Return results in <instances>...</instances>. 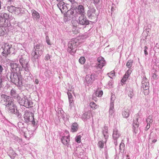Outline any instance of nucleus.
<instances>
[{
	"instance_id": "nucleus-29",
	"label": "nucleus",
	"mask_w": 159,
	"mask_h": 159,
	"mask_svg": "<svg viewBox=\"0 0 159 159\" xmlns=\"http://www.w3.org/2000/svg\"><path fill=\"white\" fill-rule=\"evenodd\" d=\"M78 129V125L76 123H74L72 124L71 126V131L72 132H75L77 131Z\"/></svg>"
},
{
	"instance_id": "nucleus-24",
	"label": "nucleus",
	"mask_w": 159,
	"mask_h": 159,
	"mask_svg": "<svg viewBox=\"0 0 159 159\" xmlns=\"http://www.w3.org/2000/svg\"><path fill=\"white\" fill-rule=\"evenodd\" d=\"M12 72H16L18 70H20V68L18 67V64L16 63H11L10 64Z\"/></svg>"
},
{
	"instance_id": "nucleus-12",
	"label": "nucleus",
	"mask_w": 159,
	"mask_h": 159,
	"mask_svg": "<svg viewBox=\"0 0 159 159\" xmlns=\"http://www.w3.org/2000/svg\"><path fill=\"white\" fill-rule=\"evenodd\" d=\"M136 119L135 120H134V125L133 127H134V131L135 133H137L139 125V122L138 121L139 118L140 119L142 120L141 118L140 117L139 114V113L135 115Z\"/></svg>"
},
{
	"instance_id": "nucleus-7",
	"label": "nucleus",
	"mask_w": 159,
	"mask_h": 159,
	"mask_svg": "<svg viewBox=\"0 0 159 159\" xmlns=\"http://www.w3.org/2000/svg\"><path fill=\"white\" fill-rule=\"evenodd\" d=\"M34 114L30 111H25L23 116L25 121L27 123L31 122L32 124L35 125L36 123L34 120Z\"/></svg>"
},
{
	"instance_id": "nucleus-48",
	"label": "nucleus",
	"mask_w": 159,
	"mask_h": 159,
	"mask_svg": "<svg viewBox=\"0 0 159 159\" xmlns=\"http://www.w3.org/2000/svg\"><path fill=\"white\" fill-rule=\"evenodd\" d=\"M50 56L48 54H47L46 55L45 57V59L46 60H48L50 59Z\"/></svg>"
},
{
	"instance_id": "nucleus-3",
	"label": "nucleus",
	"mask_w": 159,
	"mask_h": 159,
	"mask_svg": "<svg viewBox=\"0 0 159 159\" xmlns=\"http://www.w3.org/2000/svg\"><path fill=\"white\" fill-rule=\"evenodd\" d=\"M10 77L11 81L17 86L22 84V78L21 75L16 72H11Z\"/></svg>"
},
{
	"instance_id": "nucleus-63",
	"label": "nucleus",
	"mask_w": 159,
	"mask_h": 159,
	"mask_svg": "<svg viewBox=\"0 0 159 159\" xmlns=\"http://www.w3.org/2000/svg\"><path fill=\"white\" fill-rule=\"evenodd\" d=\"M70 2H72L74 1V0H68Z\"/></svg>"
},
{
	"instance_id": "nucleus-31",
	"label": "nucleus",
	"mask_w": 159,
	"mask_h": 159,
	"mask_svg": "<svg viewBox=\"0 0 159 159\" xmlns=\"http://www.w3.org/2000/svg\"><path fill=\"white\" fill-rule=\"evenodd\" d=\"M67 94L69 100V106L71 107L72 106V103L73 101V96L71 93L69 92L67 93Z\"/></svg>"
},
{
	"instance_id": "nucleus-61",
	"label": "nucleus",
	"mask_w": 159,
	"mask_h": 159,
	"mask_svg": "<svg viewBox=\"0 0 159 159\" xmlns=\"http://www.w3.org/2000/svg\"><path fill=\"white\" fill-rule=\"evenodd\" d=\"M72 31H73V32H74V33L75 34H76L77 33H78V31H77V30L76 31H75L74 32V30H72Z\"/></svg>"
},
{
	"instance_id": "nucleus-20",
	"label": "nucleus",
	"mask_w": 159,
	"mask_h": 159,
	"mask_svg": "<svg viewBox=\"0 0 159 159\" xmlns=\"http://www.w3.org/2000/svg\"><path fill=\"white\" fill-rule=\"evenodd\" d=\"M120 135V131L117 129L115 128L113 129L112 137L114 139H117L119 137Z\"/></svg>"
},
{
	"instance_id": "nucleus-51",
	"label": "nucleus",
	"mask_w": 159,
	"mask_h": 159,
	"mask_svg": "<svg viewBox=\"0 0 159 159\" xmlns=\"http://www.w3.org/2000/svg\"><path fill=\"white\" fill-rule=\"evenodd\" d=\"M3 68L0 65V76H2V73Z\"/></svg>"
},
{
	"instance_id": "nucleus-42",
	"label": "nucleus",
	"mask_w": 159,
	"mask_h": 159,
	"mask_svg": "<svg viewBox=\"0 0 159 159\" xmlns=\"http://www.w3.org/2000/svg\"><path fill=\"white\" fill-rule=\"evenodd\" d=\"M124 148H125V144L124 143H123L122 142H121V143H120V146H119V149L120 150V151H124Z\"/></svg>"
},
{
	"instance_id": "nucleus-62",
	"label": "nucleus",
	"mask_w": 159,
	"mask_h": 159,
	"mask_svg": "<svg viewBox=\"0 0 159 159\" xmlns=\"http://www.w3.org/2000/svg\"><path fill=\"white\" fill-rule=\"evenodd\" d=\"M1 1H0V10L1 9Z\"/></svg>"
},
{
	"instance_id": "nucleus-35",
	"label": "nucleus",
	"mask_w": 159,
	"mask_h": 159,
	"mask_svg": "<svg viewBox=\"0 0 159 159\" xmlns=\"http://www.w3.org/2000/svg\"><path fill=\"white\" fill-rule=\"evenodd\" d=\"M89 106L93 109H96L98 107V105H97L93 102H90Z\"/></svg>"
},
{
	"instance_id": "nucleus-57",
	"label": "nucleus",
	"mask_w": 159,
	"mask_h": 159,
	"mask_svg": "<svg viewBox=\"0 0 159 159\" xmlns=\"http://www.w3.org/2000/svg\"><path fill=\"white\" fill-rule=\"evenodd\" d=\"M152 76L153 78L155 79L157 77V75L156 74L154 73L153 74Z\"/></svg>"
},
{
	"instance_id": "nucleus-22",
	"label": "nucleus",
	"mask_w": 159,
	"mask_h": 159,
	"mask_svg": "<svg viewBox=\"0 0 159 159\" xmlns=\"http://www.w3.org/2000/svg\"><path fill=\"white\" fill-rule=\"evenodd\" d=\"M62 143L64 145L68 146L69 145V143L70 141L69 136L68 135L67 136H63L61 139Z\"/></svg>"
},
{
	"instance_id": "nucleus-10",
	"label": "nucleus",
	"mask_w": 159,
	"mask_h": 159,
	"mask_svg": "<svg viewBox=\"0 0 159 159\" xmlns=\"http://www.w3.org/2000/svg\"><path fill=\"white\" fill-rule=\"evenodd\" d=\"M6 108L9 112L13 113L15 112V110H16V106L13 100L6 105Z\"/></svg>"
},
{
	"instance_id": "nucleus-32",
	"label": "nucleus",
	"mask_w": 159,
	"mask_h": 159,
	"mask_svg": "<svg viewBox=\"0 0 159 159\" xmlns=\"http://www.w3.org/2000/svg\"><path fill=\"white\" fill-rule=\"evenodd\" d=\"M16 7L13 6H8L7 7V10L8 11L11 13H14L15 11V10L16 8Z\"/></svg>"
},
{
	"instance_id": "nucleus-13",
	"label": "nucleus",
	"mask_w": 159,
	"mask_h": 159,
	"mask_svg": "<svg viewBox=\"0 0 159 159\" xmlns=\"http://www.w3.org/2000/svg\"><path fill=\"white\" fill-rule=\"evenodd\" d=\"M13 100L9 96L5 94H2L1 95V102L3 104L6 105L9 103L10 101Z\"/></svg>"
},
{
	"instance_id": "nucleus-2",
	"label": "nucleus",
	"mask_w": 159,
	"mask_h": 159,
	"mask_svg": "<svg viewBox=\"0 0 159 159\" xmlns=\"http://www.w3.org/2000/svg\"><path fill=\"white\" fill-rule=\"evenodd\" d=\"M35 51L32 52L31 56L33 61H34L38 59L42 54L43 50V47L41 44H37L34 47Z\"/></svg>"
},
{
	"instance_id": "nucleus-18",
	"label": "nucleus",
	"mask_w": 159,
	"mask_h": 159,
	"mask_svg": "<svg viewBox=\"0 0 159 159\" xmlns=\"http://www.w3.org/2000/svg\"><path fill=\"white\" fill-rule=\"evenodd\" d=\"M98 67L100 69L105 66L106 64V62L104 58L102 57H100L98 58Z\"/></svg>"
},
{
	"instance_id": "nucleus-9",
	"label": "nucleus",
	"mask_w": 159,
	"mask_h": 159,
	"mask_svg": "<svg viewBox=\"0 0 159 159\" xmlns=\"http://www.w3.org/2000/svg\"><path fill=\"white\" fill-rule=\"evenodd\" d=\"M97 15L96 10L93 7H90L87 12V16L89 19L96 20Z\"/></svg>"
},
{
	"instance_id": "nucleus-60",
	"label": "nucleus",
	"mask_w": 159,
	"mask_h": 159,
	"mask_svg": "<svg viewBox=\"0 0 159 159\" xmlns=\"http://www.w3.org/2000/svg\"><path fill=\"white\" fill-rule=\"evenodd\" d=\"M157 141L156 139H154L152 141V142L153 143H155Z\"/></svg>"
},
{
	"instance_id": "nucleus-41",
	"label": "nucleus",
	"mask_w": 159,
	"mask_h": 159,
	"mask_svg": "<svg viewBox=\"0 0 159 159\" xmlns=\"http://www.w3.org/2000/svg\"><path fill=\"white\" fill-rule=\"evenodd\" d=\"M81 137V136L80 135L76 136L75 138V141L78 143H80Z\"/></svg>"
},
{
	"instance_id": "nucleus-21",
	"label": "nucleus",
	"mask_w": 159,
	"mask_h": 159,
	"mask_svg": "<svg viewBox=\"0 0 159 159\" xmlns=\"http://www.w3.org/2000/svg\"><path fill=\"white\" fill-rule=\"evenodd\" d=\"M77 13L81 15H85V11L84 6L82 5H79L76 10Z\"/></svg>"
},
{
	"instance_id": "nucleus-59",
	"label": "nucleus",
	"mask_w": 159,
	"mask_h": 159,
	"mask_svg": "<svg viewBox=\"0 0 159 159\" xmlns=\"http://www.w3.org/2000/svg\"><path fill=\"white\" fill-rule=\"evenodd\" d=\"M14 1V0H7L8 2H10V3H11L12 2H13Z\"/></svg>"
},
{
	"instance_id": "nucleus-5",
	"label": "nucleus",
	"mask_w": 159,
	"mask_h": 159,
	"mask_svg": "<svg viewBox=\"0 0 159 159\" xmlns=\"http://www.w3.org/2000/svg\"><path fill=\"white\" fill-rule=\"evenodd\" d=\"M78 41L77 39H72L69 41L68 45L67 51L71 54L75 52L78 45Z\"/></svg>"
},
{
	"instance_id": "nucleus-56",
	"label": "nucleus",
	"mask_w": 159,
	"mask_h": 159,
	"mask_svg": "<svg viewBox=\"0 0 159 159\" xmlns=\"http://www.w3.org/2000/svg\"><path fill=\"white\" fill-rule=\"evenodd\" d=\"M35 82L36 84H38L39 83V81L38 79H36L35 80Z\"/></svg>"
},
{
	"instance_id": "nucleus-40",
	"label": "nucleus",
	"mask_w": 159,
	"mask_h": 159,
	"mask_svg": "<svg viewBox=\"0 0 159 159\" xmlns=\"http://www.w3.org/2000/svg\"><path fill=\"white\" fill-rule=\"evenodd\" d=\"M85 59L84 57H81L79 59V62L81 64H84L85 62Z\"/></svg>"
},
{
	"instance_id": "nucleus-6",
	"label": "nucleus",
	"mask_w": 159,
	"mask_h": 159,
	"mask_svg": "<svg viewBox=\"0 0 159 159\" xmlns=\"http://www.w3.org/2000/svg\"><path fill=\"white\" fill-rule=\"evenodd\" d=\"M14 48L12 47V45L8 43H5L4 44L3 51L2 52V55L5 57L11 53H14Z\"/></svg>"
},
{
	"instance_id": "nucleus-64",
	"label": "nucleus",
	"mask_w": 159,
	"mask_h": 159,
	"mask_svg": "<svg viewBox=\"0 0 159 159\" xmlns=\"http://www.w3.org/2000/svg\"><path fill=\"white\" fill-rule=\"evenodd\" d=\"M111 83L110 82H109L108 83V84H110Z\"/></svg>"
},
{
	"instance_id": "nucleus-53",
	"label": "nucleus",
	"mask_w": 159,
	"mask_h": 159,
	"mask_svg": "<svg viewBox=\"0 0 159 159\" xmlns=\"http://www.w3.org/2000/svg\"><path fill=\"white\" fill-rule=\"evenodd\" d=\"M127 80V79L123 77V79L121 80V82L123 83H124V82L126 81Z\"/></svg>"
},
{
	"instance_id": "nucleus-36",
	"label": "nucleus",
	"mask_w": 159,
	"mask_h": 159,
	"mask_svg": "<svg viewBox=\"0 0 159 159\" xmlns=\"http://www.w3.org/2000/svg\"><path fill=\"white\" fill-rule=\"evenodd\" d=\"M103 94V92L101 90H97L95 93H94L93 95H95L96 96L98 97H101L102 96Z\"/></svg>"
},
{
	"instance_id": "nucleus-17",
	"label": "nucleus",
	"mask_w": 159,
	"mask_h": 159,
	"mask_svg": "<svg viewBox=\"0 0 159 159\" xmlns=\"http://www.w3.org/2000/svg\"><path fill=\"white\" fill-rule=\"evenodd\" d=\"M57 6L62 13L66 12L67 10V7L65 3L62 1H60L57 4Z\"/></svg>"
},
{
	"instance_id": "nucleus-23",
	"label": "nucleus",
	"mask_w": 159,
	"mask_h": 159,
	"mask_svg": "<svg viewBox=\"0 0 159 159\" xmlns=\"http://www.w3.org/2000/svg\"><path fill=\"white\" fill-rule=\"evenodd\" d=\"M24 9L23 8L16 7L15 10L14 14L16 15L21 16L24 12Z\"/></svg>"
},
{
	"instance_id": "nucleus-44",
	"label": "nucleus",
	"mask_w": 159,
	"mask_h": 159,
	"mask_svg": "<svg viewBox=\"0 0 159 159\" xmlns=\"http://www.w3.org/2000/svg\"><path fill=\"white\" fill-rule=\"evenodd\" d=\"M128 95L130 98H132L134 95V93L132 90L129 91L128 93Z\"/></svg>"
},
{
	"instance_id": "nucleus-11",
	"label": "nucleus",
	"mask_w": 159,
	"mask_h": 159,
	"mask_svg": "<svg viewBox=\"0 0 159 159\" xmlns=\"http://www.w3.org/2000/svg\"><path fill=\"white\" fill-rule=\"evenodd\" d=\"M95 79L94 74L88 75H86L84 84L85 86H89L91 85Z\"/></svg>"
},
{
	"instance_id": "nucleus-4",
	"label": "nucleus",
	"mask_w": 159,
	"mask_h": 159,
	"mask_svg": "<svg viewBox=\"0 0 159 159\" xmlns=\"http://www.w3.org/2000/svg\"><path fill=\"white\" fill-rule=\"evenodd\" d=\"M17 99L20 105L24 106L26 108H29L33 106V103L31 101L28 99L26 96L21 98L20 96H17Z\"/></svg>"
},
{
	"instance_id": "nucleus-16",
	"label": "nucleus",
	"mask_w": 159,
	"mask_h": 159,
	"mask_svg": "<svg viewBox=\"0 0 159 159\" xmlns=\"http://www.w3.org/2000/svg\"><path fill=\"white\" fill-rule=\"evenodd\" d=\"M79 23L82 25H86L89 24V21L87 20L85 15H81L79 19Z\"/></svg>"
},
{
	"instance_id": "nucleus-26",
	"label": "nucleus",
	"mask_w": 159,
	"mask_h": 159,
	"mask_svg": "<svg viewBox=\"0 0 159 159\" xmlns=\"http://www.w3.org/2000/svg\"><path fill=\"white\" fill-rule=\"evenodd\" d=\"M3 17L4 18V21H5L6 19H10L11 22L14 23V24H16V21H15V22H14L15 18L12 16L9 17V16L6 13H4L3 14Z\"/></svg>"
},
{
	"instance_id": "nucleus-47",
	"label": "nucleus",
	"mask_w": 159,
	"mask_h": 159,
	"mask_svg": "<svg viewBox=\"0 0 159 159\" xmlns=\"http://www.w3.org/2000/svg\"><path fill=\"white\" fill-rule=\"evenodd\" d=\"M46 41L47 44L49 45H51V43H50V40L49 39V37L48 36H47L46 37Z\"/></svg>"
},
{
	"instance_id": "nucleus-19",
	"label": "nucleus",
	"mask_w": 159,
	"mask_h": 159,
	"mask_svg": "<svg viewBox=\"0 0 159 159\" xmlns=\"http://www.w3.org/2000/svg\"><path fill=\"white\" fill-rule=\"evenodd\" d=\"M149 85L148 80L146 78H143L142 82L141 87L144 90H147L149 88Z\"/></svg>"
},
{
	"instance_id": "nucleus-45",
	"label": "nucleus",
	"mask_w": 159,
	"mask_h": 159,
	"mask_svg": "<svg viewBox=\"0 0 159 159\" xmlns=\"http://www.w3.org/2000/svg\"><path fill=\"white\" fill-rule=\"evenodd\" d=\"M18 126L20 129H22L23 128L24 125L23 124V123L21 122H19L18 123Z\"/></svg>"
},
{
	"instance_id": "nucleus-30",
	"label": "nucleus",
	"mask_w": 159,
	"mask_h": 159,
	"mask_svg": "<svg viewBox=\"0 0 159 159\" xmlns=\"http://www.w3.org/2000/svg\"><path fill=\"white\" fill-rule=\"evenodd\" d=\"M130 111L128 109L125 110L122 113L123 116L125 118H127L129 116Z\"/></svg>"
},
{
	"instance_id": "nucleus-1",
	"label": "nucleus",
	"mask_w": 159,
	"mask_h": 159,
	"mask_svg": "<svg viewBox=\"0 0 159 159\" xmlns=\"http://www.w3.org/2000/svg\"><path fill=\"white\" fill-rule=\"evenodd\" d=\"M19 61L25 72H27L25 74L26 76H29L31 74L30 72V66L29 64L28 60L25 57H21L19 59Z\"/></svg>"
},
{
	"instance_id": "nucleus-38",
	"label": "nucleus",
	"mask_w": 159,
	"mask_h": 159,
	"mask_svg": "<svg viewBox=\"0 0 159 159\" xmlns=\"http://www.w3.org/2000/svg\"><path fill=\"white\" fill-rule=\"evenodd\" d=\"M11 95L13 97H17L18 95L16 93V91L12 89L11 91Z\"/></svg>"
},
{
	"instance_id": "nucleus-39",
	"label": "nucleus",
	"mask_w": 159,
	"mask_h": 159,
	"mask_svg": "<svg viewBox=\"0 0 159 159\" xmlns=\"http://www.w3.org/2000/svg\"><path fill=\"white\" fill-rule=\"evenodd\" d=\"M146 121L148 124H149L150 123H152L153 121L152 117L151 116H149L146 119Z\"/></svg>"
},
{
	"instance_id": "nucleus-49",
	"label": "nucleus",
	"mask_w": 159,
	"mask_h": 159,
	"mask_svg": "<svg viewBox=\"0 0 159 159\" xmlns=\"http://www.w3.org/2000/svg\"><path fill=\"white\" fill-rule=\"evenodd\" d=\"M93 3L95 4H98L100 2V0H92Z\"/></svg>"
},
{
	"instance_id": "nucleus-27",
	"label": "nucleus",
	"mask_w": 159,
	"mask_h": 159,
	"mask_svg": "<svg viewBox=\"0 0 159 159\" xmlns=\"http://www.w3.org/2000/svg\"><path fill=\"white\" fill-rule=\"evenodd\" d=\"M58 114V116L59 119L62 118L63 120H65L66 119L65 114L64 113L63 111L61 109L58 110L57 111Z\"/></svg>"
},
{
	"instance_id": "nucleus-33",
	"label": "nucleus",
	"mask_w": 159,
	"mask_h": 159,
	"mask_svg": "<svg viewBox=\"0 0 159 159\" xmlns=\"http://www.w3.org/2000/svg\"><path fill=\"white\" fill-rule=\"evenodd\" d=\"M74 13V12L72 10H68L67 11V15L70 18H73L75 17V16L73 15Z\"/></svg>"
},
{
	"instance_id": "nucleus-37",
	"label": "nucleus",
	"mask_w": 159,
	"mask_h": 159,
	"mask_svg": "<svg viewBox=\"0 0 159 159\" xmlns=\"http://www.w3.org/2000/svg\"><path fill=\"white\" fill-rule=\"evenodd\" d=\"M132 64L133 61L131 60H129L127 61L126 66L128 68H130L132 66Z\"/></svg>"
},
{
	"instance_id": "nucleus-15",
	"label": "nucleus",
	"mask_w": 159,
	"mask_h": 159,
	"mask_svg": "<svg viewBox=\"0 0 159 159\" xmlns=\"http://www.w3.org/2000/svg\"><path fill=\"white\" fill-rule=\"evenodd\" d=\"M115 99V95H112L111 97V102L110 103V107L109 111V113L110 114V116H113L114 113V102Z\"/></svg>"
},
{
	"instance_id": "nucleus-54",
	"label": "nucleus",
	"mask_w": 159,
	"mask_h": 159,
	"mask_svg": "<svg viewBox=\"0 0 159 159\" xmlns=\"http://www.w3.org/2000/svg\"><path fill=\"white\" fill-rule=\"evenodd\" d=\"M4 20V19L2 17H0V24H2L1 22H2Z\"/></svg>"
},
{
	"instance_id": "nucleus-25",
	"label": "nucleus",
	"mask_w": 159,
	"mask_h": 159,
	"mask_svg": "<svg viewBox=\"0 0 159 159\" xmlns=\"http://www.w3.org/2000/svg\"><path fill=\"white\" fill-rule=\"evenodd\" d=\"M91 115V113L90 111L85 112L82 116V119L84 121L87 120L90 118Z\"/></svg>"
},
{
	"instance_id": "nucleus-46",
	"label": "nucleus",
	"mask_w": 159,
	"mask_h": 159,
	"mask_svg": "<svg viewBox=\"0 0 159 159\" xmlns=\"http://www.w3.org/2000/svg\"><path fill=\"white\" fill-rule=\"evenodd\" d=\"M148 49V48L147 46H145L144 48V54L145 55H148V52H147V50Z\"/></svg>"
},
{
	"instance_id": "nucleus-8",
	"label": "nucleus",
	"mask_w": 159,
	"mask_h": 159,
	"mask_svg": "<svg viewBox=\"0 0 159 159\" xmlns=\"http://www.w3.org/2000/svg\"><path fill=\"white\" fill-rule=\"evenodd\" d=\"M102 134L105 138V140L103 142L102 141H100L98 142V146L100 148H103L104 147V142H106L109 137L108 133V127L107 126H104L103 129Z\"/></svg>"
},
{
	"instance_id": "nucleus-52",
	"label": "nucleus",
	"mask_w": 159,
	"mask_h": 159,
	"mask_svg": "<svg viewBox=\"0 0 159 159\" xmlns=\"http://www.w3.org/2000/svg\"><path fill=\"white\" fill-rule=\"evenodd\" d=\"M150 124H147V125L145 128V130H148L150 128Z\"/></svg>"
},
{
	"instance_id": "nucleus-55",
	"label": "nucleus",
	"mask_w": 159,
	"mask_h": 159,
	"mask_svg": "<svg viewBox=\"0 0 159 159\" xmlns=\"http://www.w3.org/2000/svg\"><path fill=\"white\" fill-rule=\"evenodd\" d=\"M129 76L128 75H127L125 74V75L123 77L127 79Z\"/></svg>"
},
{
	"instance_id": "nucleus-58",
	"label": "nucleus",
	"mask_w": 159,
	"mask_h": 159,
	"mask_svg": "<svg viewBox=\"0 0 159 159\" xmlns=\"http://www.w3.org/2000/svg\"><path fill=\"white\" fill-rule=\"evenodd\" d=\"M114 144H115V145L116 146L117 144V141H116L117 139H116V140L114 139Z\"/></svg>"
},
{
	"instance_id": "nucleus-50",
	"label": "nucleus",
	"mask_w": 159,
	"mask_h": 159,
	"mask_svg": "<svg viewBox=\"0 0 159 159\" xmlns=\"http://www.w3.org/2000/svg\"><path fill=\"white\" fill-rule=\"evenodd\" d=\"M131 70L130 69H129L127 70V71L126 72L125 74L128 75H129L130 74H131Z\"/></svg>"
},
{
	"instance_id": "nucleus-14",
	"label": "nucleus",
	"mask_w": 159,
	"mask_h": 159,
	"mask_svg": "<svg viewBox=\"0 0 159 159\" xmlns=\"http://www.w3.org/2000/svg\"><path fill=\"white\" fill-rule=\"evenodd\" d=\"M21 131L24 134L25 137L28 139L33 135L34 131L33 130H28L24 128L23 129H21Z\"/></svg>"
},
{
	"instance_id": "nucleus-34",
	"label": "nucleus",
	"mask_w": 159,
	"mask_h": 159,
	"mask_svg": "<svg viewBox=\"0 0 159 159\" xmlns=\"http://www.w3.org/2000/svg\"><path fill=\"white\" fill-rule=\"evenodd\" d=\"M5 33V28L3 27H0V36L4 35Z\"/></svg>"
},
{
	"instance_id": "nucleus-43",
	"label": "nucleus",
	"mask_w": 159,
	"mask_h": 159,
	"mask_svg": "<svg viewBox=\"0 0 159 159\" xmlns=\"http://www.w3.org/2000/svg\"><path fill=\"white\" fill-rule=\"evenodd\" d=\"M114 72L113 71L111 72L110 73L107 74L108 76L111 78H112L114 76Z\"/></svg>"
},
{
	"instance_id": "nucleus-28",
	"label": "nucleus",
	"mask_w": 159,
	"mask_h": 159,
	"mask_svg": "<svg viewBox=\"0 0 159 159\" xmlns=\"http://www.w3.org/2000/svg\"><path fill=\"white\" fill-rule=\"evenodd\" d=\"M31 12L32 13L33 18L34 20H37L39 18V14L37 11L34 10H32Z\"/></svg>"
}]
</instances>
